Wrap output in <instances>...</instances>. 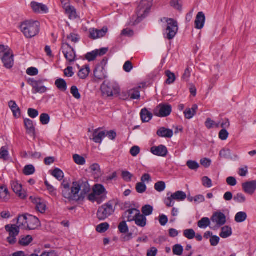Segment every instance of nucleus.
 Returning a JSON list of instances; mask_svg holds the SVG:
<instances>
[{
  "label": "nucleus",
  "mask_w": 256,
  "mask_h": 256,
  "mask_svg": "<svg viewBox=\"0 0 256 256\" xmlns=\"http://www.w3.org/2000/svg\"><path fill=\"white\" fill-rule=\"evenodd\" d=\"M70 93L76 99L79 100L81 98V95L76 86H73L71 87Z\"/></svg>",
  "instance_id": "nucleus-51"
},
{
  "label": "nucleus",
  "mask_w": 256,
  "mask_h": 256,
  "mask_svg": "<svg viewBox=\"0 0 256 256\" xmlns=\"http://www.w3.org/2000/svg\"><path fill=\"white\" fill-rule=\"evenodd\" d=\"M136 189L138 193L142 194L146 192V186L143 182H138L136 184Z\"/></svg>",
  "instance_id": "nucleus-55"
},
{
  "label": "nucleus",
  "mask_w": 256,
  "mask_h": 256,
  "mask_svg": "<svg viewBox=\"0 0 256 256\" xmlns=\"http://www.w3.org/2000/svg\"><path fill=\"white\" fill-rule=\"evenodd\" d=\"M210 219L213 222L216 224L218 228L224 226L226 222V216L220 211L214 212Z\"/></svg>",
  "instance_id": "nucleus-11"
},
{
  "label": "nucleus",
  "mask_w": 256,
  "mask_h": 256,
  "mask_svg": "<svg viewBox=\"0 0 256 256\" xmlns=\"http://www.w3.org/2000/svg\"><path fill=\"white\" fill-rule=\"evenodd\" d=\"M153 0H142L138 7V14H140L135 22L138 23L140 20L144 18L148 14L152 4Z\"/></svg>",
  "instance_id": "nucleus-6"
},
{
  "label": "nucleus",
  "mask_w": 256,
  "mask_h": 256,
  "mask_svg": "<svg viewBox=\"0 0 256 256\" xmlns=\"http://www.w3.org/2000/svg\"><path fill=\"white\" fill-rule=\"evenodd\" d=\"M61 49L64 58L70 64L74 62L76 60V52L68 44H62Z\"/></svg>",
  "instance_id": "nucleus-9"
},
{
  "label": "nucleus",
  "mask_w": 256,
  "mask_h": 256,
  "mask_svg": "<svg viewBox=\"0 0 256 256\" xmlns=\"http://www.w3.org/2000/svg\"><path fill=\"white\" fill-rule=\"evenodd\" d=\"M134 212H136V213H138V212H140V210L136 208H130V209L128 210H126L124 213L123 216H124L125 218H127L128 222H133V220H130L128 219V218L130 216L131 218L134 217Z\"/></svg>",
  "instance_id": "nucleus-39"
},
{
  "label": "nucleus",
  "mask_w": 256,
  "mask_h": 256,
  "mask_svg": "<svg viewBox=\"0 0 256 256\" xmlns=\"http://www.w3.org/2000/svg\"><path fill=\"white\" fill-rule=\"evenodd\" d=\"M108 30V29L106 26H104L101 30L90 28V30L89 38L93 40L102 38L106 34Z\"/></svg>",
  "instance_id": "nucleus-13"
},
{
  "label": "nucleus",
  "mask_w": 256,
  "mask_h": 256,
  "mask_svg": "<svg viewBox=\"0 0 256 256\" xmlns=\"http://www.w3.org/2000/svg\"><path fill=\"white\" fill-rule=\"evenodd\" d=\"M247 218L246 212H238L235 216L234 220L236 222L240 223L245 221Z\"/></svg>",
  "instance_id": "nucleus-38"
},
{
  "label": "nucleus",
  "mask_w": 256,
  "mask_h": 256,
  "mask_svg": "<svg viewBox=\"0 0 256 256\" xmlns=\"http://www.w3.org/2000/svg\"><path fill=\"white\" fill-rule=\"evenodd\" d=\"M55 85L56 88L62 92H66L67 90V84L64 79H57L55 81Z\"/></svg>",
  "instance_id": "nucleus-30"
},
{
  "label": "nucleus",
  "mask_w": 256,
  "mask_h": 256,
  "mask_svg": "<svg viewBox=\"0 0 256 256\" xmlns=\"http://www.w3.org/2000/svg\"><path fill=\"white\" fill-rule=\"evenodd\" d=\"M46 79H38L36 80L34 78H30L28 80V84L32 88V92L34 94L40 93L43 94L46 92L47 88L42 85L44 82H46Z\"/></svg>",
  "instance_id": "nucleus-7"
},
{
  "label": "nucleus",
  "mask_w": 256,
  "mask_h": 256,
  "mask_svg": "<svg viewBox=\"0 0 256 256\" xmlns=\"http://www.w3.org/2000/svg\"><path fill=\"white\" fill-rule=\"evenodd\" d=\"M153 210V207L150 204L144 205L142 208V214L144 215L146 217L152 214Z\"/></svg>",
  "instance_id": "nucleus-40"
},
{
  "label": "nucleus",
  "mask_w": 256,
  "mask_h": 256,
  "mask_svg": "<svg viewBox=\"0 0 256 256\" xmlns=\"http://www.w3.org/2000/svg\"><path fill=\"white\" fill-rule=\"evenodd\" d=\"M51 174L58 180H61L64 176L63 172L58 168H56Z\"/></svg>",
  "instance_id": "nucleus-42"
},
{
  "label": "nucleus",
  "mask_w": 256,
  "mask_h": 256,
  "mask_svg": "<svg viewBox=\"0 0 256 256\" xmlns=\"http://www.w3.org/2000/svg\"><path fill=\"white\" fill-rule=\"evenodd\" d=\"M172 198L178 201H182L186 198V194L184 192L177 191L172 194Z\"/></svg>",
  "instance_id": "nucleus-34"
},
{
  "label": "nucleus",
  "mask_w": 256,
  "mask_h": 256,
  "mask_svg": "<svg viewBox=\"0 0 256 256\" xmlns=\"http://www.w3.org/2000/svg\"><path fill=\"white\" fill-rule=\"evenodd\" d=\"M166 75L168 77L166 83L168 84H172L176 80V76L174 73L171 72L170 70H167L165 72Z\"/></svg>",
  "instance_id": "nucleus-43"
},
{
  "label": "nucleus",
  "mask_w": 256,
  "mask_h": 256,
  "mask_svg": "<svg viewBox=\"0 0 256 256\" xmlns=\"http://www.w3.org/2000/svg\"><path fill=\"white\" fill-rule=\"evenodd\" d=\"M20 27L24 36L30 38L39 33L40 24L36 20H26L21 22Z\"/></svg>",
  "instance_id": "nucleus-2"
},
{
  "label": "nucleus",
  "mask_w": 256,
  "mask_h": 256,
  "mask_svg": "<svg viewBox=\"0 0 256 256\" xmlns=\"http://www.w3.org/2000/svg\"><path fill=\"white\" fill-rule=\"evenodd\" d=\"M220 156L221 158H231V152L230 150L229 149H222L220 152Z\"/></svg>",
  "instance_id": "nucleus-57"
},
{
  "label": "nucleus",
  "mask_w": 256,
  "mask_h": 256,
  "mask_svg": "<svg viewBox=\"0 0 256 256\" xmlns=\"http://www.w3.org/2000/svg\"><path fill=\"white\" fill-rule=\"evenodd\" d=\"M90 72V68L89 66L86 65L84 68H82L79 70L78 74L80 78L84 80L88 77Z\"/></svg>",
  "instance_id": "nucleus-31"
},
{
  "label": "nucleus",
  "mask_w": 256,
  "mask_h": 256,
  "mask_svg": "<svg viewBox=\"0 0 256 256\" xmlns=\"http://www.w3.org/2000/svg\"><path fill=\"white\" fill-rule=\"evenodd\" d=\"M8 152L7 149L2 146L0 149V158L4 160H6L8 159Z\"/></svg>",
  "instance_id": "nucleus-62"
},
{
  "label": "nucleus",
  "mask_w": 256,
  "mask_h": 256,
  "mask_svg": "<svg viewBox=\"0 0 256 256\" xmlns=\"http://www.w3.org/2000/svg\"><path fill=\"white\" fill-rule=\"evenodd\" d=\"M205 20L206 16L204 13L202 12H198L194 22L195 28L198 30L202 29L204 26Z\"/></svg>",
  "instance_id": "nucleus-20"
},
{
  "label": "nucleus",
  "mask_w": 256,
  "mask_h": 256,
  "mask_svg": "<svg viewBox=\"0 0 256 256\" xmlns=\"http://www.w3.org/2000/svg\"><path fill=\"white\" fill-rule=\"evenodd\" d=\"M90 170L94 174L99 176L100 174V168L98 164H94L91 165L90 167Z\"/></svg>",
  "instance_id": "nucleus-52"
},
{
  "label": "nucleus",
  "mask_w": 256,
  "mask_h": 256,
  "mask_svg": "<svg viewBox=\"0 0 256 256\" xmlns=\"http://www.w3.org/2000/svg\"><path fill=\"white\" fill-rule=\"evenodd\" d=\"M44 184L46 186L47 190L50 192V194L52 196H56V190L54 188L50 185L47 180L44 182Z\"/></svg>",
  "instance_id": "nucleus-63"
},
{
  "label": "nucleus",
  "mask_w": 256,
  "mask_h": 256,
  "mask_svg": "<svg viewBox=\"0 0 256 256\" xmlns=\"http://www.w3.org/2000/svg\"><path fill=\"white\" fill-rule=\"evenodd\" d=\"M6 230L9 232L10 236H16L20 232V228L16 225H6Z\"/></svg>",
  "instance_id": "nucleus-28"
},
{
  "label": "nucleus",
  "mask_w": 256,
  "mask_h": 256,
  "mask_svg": "<svg viewBox=\"0 0 256 256\" xmlns=\"http://www.w3.org/2000/svg\"><path fill=\"white\" fill-rule=\"evenodd\" d=\"M198 106L196 104H193L192 108H186L184 112L186 118L190 120L196 114Z\"/></svg>",
  "instance_id": "nucleus-24"
},
{
  "label": "nucleus",
  "mask_w": 256,
  "mask_h": 256,
  "mask_svg": "<svg viewBox=\"0 0 256 256\" xmlns=\"http://www.w3.org/2000/svg\"><path fill=\"white\" fill-rule=\"evenodd\" d=\"M73 158L74 162L79 165H84L86 163L84 158L78 154H75L73 156Z\"/></svg>",
  "instance_id": "nucleus-50"
},
{
  "label": "nucleus",
  "mask_w": 256,
  "mask_h": 256,
  "mask_svg": "<svg viewBox=\"0 0 256 256\" xmlns=\"http://www.w3.org/2000/svg\"><path fill=\"white\" fill-rule=\"evenodd\" d=\"M94 192L98 196H100L102 194H104V196H102L104 199L106 198V194L107 192L106 191L104 187L100 184H96L94 188Z\"/></svg>",
  "instance_id": "nucleus-29"
},
{
  "label": "nucleus",
  "mask_w": 256,
  "mask_h": 256,
  "mask_svg": "<svg viewBox=\"0 0 256 256\" xmlns=\"http://www.w3.org/2000/svg\"><path fill=\"white\" fill-rule=\"evenodd\" d=\"M30 5L33 11L36 13H40L42 12L46 14L48 12L47 6L42 4L32 2Z\"/></svg>",
  "instance_id": "nucleus-19"
},
{
  "label": "nucleus",
  "mask_w": 256,
  "mask_h": 256,
  "mask_svg": "<svg viewBox=\"0 0 256 256\" xmlns=\"http://www.w3.org/2000/svg\"><path fill=\"white\" fill-rule=\"evenodd\" d=\"M186 166L190 169L194 170H196L200 167V165L198 162L192 160H188L186 162Z\"/></svg>",
  "instance_id": "nucleus-48"
},
{
  "label": "nucleus",
  "mask_w": 256,
  "mask_h": 256,
  "mask_svg": "<svg viewBox=\"0 0 256 256\" xmlns=\"http://www.w3.org/2000/svg\"><path fill=\"white\" fill-rule=\"evenodd\" d=\"M33 240L32 236L30 235L21 236L18 241V244L22 246H28Z\"/></svg>",
  "instance_id": "nucleus-32"
},
{
  "label": "nucleus",
  "mask_w": 256,
  "mask_h": 256,
  "mask_svg": "<svg viewBox=\"0 0 256 256\" xmlns=\"http://www.w3.org/2000/svg\"><path fill=\"white\" fill-rule=\"evenodd\" d=\"M232 234V228L229 226H224L222 228V232L220 236L223 238H226Z\"/></svg>",
  "instance_id": "nucleus-35"
},
{
  "label": "nucleus",
  "mask_w": 256,
  "mask_h": 256,
  "mask_svg": "<svg viewBox=\"0 0 256 256\" xmlns=\"http://www.w3.org/2000/svg\"><path fill=\"white\" fill-rule=\"evenodd\" d=\"M132 68L133 64L130 60L126 61L123 66L124 70L126 72H130Z\"/></svg>",
  "instance_id": "nucleus-64"
},
{
  "label": "nucleus",
  "mask_w": 256,
  "mask_h": 256,
  "mask_svg": "<svg viewBox=\"0 0 256 256\" xmlns=\"http://www.w3.org/2000/svg\"><path fill=\"white\" fill-rule=\"evenodd\" d=\"M234 200L238 203H243L246 202V198L242 194L238 193L234 197Z\"/></svg>",
  "instance_id": "nucleus-59"
},
{
  "label": "nucleus",
  "mask_w": 256,
  "mask_h": 256,
  "mask_svg": "<svg viewBox=\"0 0 256 256\" xmlns=\"http://www.w3.org/2000/svg\"><path fill=\"white\" fill-rule=\"evenodd\" d=\"M40 122L46 125L48 124L50 120V117L49 115L46 113H43L40 116Z\"/></svg>",
  "instance_id": "nucleus-58"
},
{
  "label": "nucleus",
  "mask_w": 256,
  "mask_h": 256,
  "mask_svg": "<svg viewBox=\"0 0 256 256\" xmlns=\"http://www.w3.org/2000/svg\"><path fill=\"white\" fill-rule=\"evenodd\" d=\"M14 56L12 52L10 49H8L4 54V55L0 58L4 67L7 68H10L13 66L14 64Z\"/></svg>",
  "instance_id": "nucleus-10"
},
{
  "label": "nucleus",
  "mask_w": 256,
  "mask_h": 256,
  "mask_svg": "<svg viewBox=\"0 0 256 256\" xmlns=\"http://www.w3.org/2000/svg\"><path fill=\"white\" fill-rule=\"evenodd\" d=\"M8 106L12 112L14 118H18L20 116V110L15 102L11 100L8 102Z\"/></svg>",
  "instance_id": "nucleus-27"
},
{
  "label": "nucleus",
  "mask_w": 256,
  "mask_h": 256,
  "mask_svg": "<svg viewBox=\"0 0 256 256\" xmlns=\"http://www.w3.org/2000/svg\"><path fill=\"white\" fill-rule=\"evenodd\" d=\"M172 111L171 105L168 104H160L154 110V116L164 118L170 115Z\"/></svg>",
  "instance_id": "nucleus-8"
},
{
  "label": "nucleus",
  "mask_w": 256,
  "mask_h": 256,
  "mask_svg": "<svg viewBox=\"0 0 256 256\" xmlns=\"http://www.w3.org/2000/svg\"><path fill=\"white\" fill-rule=\"evenodd\" d=\"M156 134L160 137L171 138L172 136L174 133L172 130L164 127H162L158 130Z\"/></svg>",
  "instance_id": "nucleus-21"
},
{
  "label": "nucleus",
  "mask_w": 256,
  "mask_h": 256,
  "mask_svg": "<svg viewBox=\"0 0 256 256\" xmlns=\"http://www.w3.org/2000/svg\"><path fill=\"white\" fill-rule=\"evenodd\" d=\"M122 176L124 180L126 182H130L132 180L133 175L128 171H122Z\"/></svg>",
  "instance_id": "nucleus-60"
},
{
  "label": "nucleus",
  "mask_w": 256,
  "mask_h": 256,
  "mask_svg": "<svg viewBox=\"0 0 256 256\" xmlns=\"http://www.w3.org/2000/svg\"><path fill=\"white\" fill-rule=\"evenodd\" d=\"M104 70L100 68V66H96L95 68L94 73L96 82H99L106 78Z\"/></svg>",
  "instance_id": "nucleus-25"
},
{
  "label": "nucleus",
  "mask_w": 256,
  "mask_h": 256,
  "mask_svg": "<svg viewBox=\"0 0 256 256\" xmlns=\"http://www.w3.org/2000/svg\"><path fill=\"white\" fill-rule=\"evenodd\" d=\"M114 96L118 97L120 100H126L130 98V92L129 91H124L120 92V91L119 93L115 95Z\"/></svg>",
  "instance_id": "nucleus-53"
},
{
  "label": "nucleus",
  "mask_w": 256,
  "mask_h": 256,
  "mask_svg": "<svg viewBox=\"0 0 256 256\" xmlns=\"http://www.w3.org/2000/svg\"><path fill=\"white\" fill-rule=\"evenodd\" d=\"M34 172L35 168L32 164L26 165L24 166L23 170L24 174L26 176L31 175L34 174Z\"/></svg>",
  "instance_id": "nucleus-46"
},
{
  "label": "nucleus",
  "mask_w": 256,
  "mask_h": 256,
  "mask_svg": "<svg viewBox=\"0 0 256 256\" xmlns=\"http://www.w3.org/2000/svg\"><path fill=\"white\" fill-rule=\"evenodd\" d=\"M130 220H133L135 222L136 224L140 227L144 228L146 224L147 220L146 217L140 214V211L138 213H136L134 214V217L128 218Z\"/></svg>",
  "instance_id": "nucleus-14"
},
{
  "label": "nucleus",
  "mask_w": 256,
  "mask_h": 256,
  "mask_svg": "<svg viewBox=\"0 0 256 256\" xmlns=\"http://www.w3.org/2000/svg\"><path fill=\"white\" fill-rule=\"evenodd\" d=\"M184 236L188 240H192L196 236V232L193 229H186L184 230Z\"/></svg>",
  "instance_id": "nucleus-44"
},
{
  "label": "nucleus",
  "mask_w": 256,
  "mask_h": 256,
  "mask_svg": "<svg viewBox=\"0 0 256 256\" xmlns=\"http://www.w3.org/2000/svg\"><path fill=\"white\" fill-rule=\"evenodd\" d=\"M110 225L107 222H104L98 224L96 228V230L100 233H104L106 232L109 228Z\"/></svg>",
  "instance_id": "nucleus-45"
},
{
  "label": "nucleus",
  "mask_w": 256,
  "mask_h": 256,
  "mask_svg": "<svg viewBox=\"0 0 256 256\" xmlns=\"http://www.w3.org/2000/svg\"><path fill=\"white\" fill-rule=\"evenodd\" d=\"M106 136V132H94L93 134V140L96 143L100 144L102 142V138Z\"/></svg>",
  "instance_id": "nucleus-33"
},
{
  "label": "nucleus",
  "mask_w": 256,
  "mask_h": 256,
  "mask_svg": "<svg viewBox=\"0 0 256 256\" xmlns=\"http://www.w3.org/2000/svg\"><path fill=\"white\" fill-rule=\"evenodd\" d=\"M166 22V26L164 32V36L165 38L172 40L175 37L178 32V24L173 18H168Z\"/></svg>",
  "instance_id": "nucleus-4"
},
{
  "label": "nucleus",
  "mask_w": 256,
  "mask_h": 256,
  "mask_svg": "<svg viewBox=\"0 0 256 256\" xmlns=\"http://www.w3.org/2000/svg\"><path fill=\"white\" fill-rule=\"evenodd\" d=\"M100 90L103 95L110 97L118 94L120 88L117 84L105 80L100 86Z\"/></svg>",
  "instance_id": "nucleus-5"
},
{
  "label": "nucleus",
  "mask_w": 256,
  "mask_h": 256,
  "mask_svg": "<svg viewBox=\"0 0 256 256\" xmlns=\"http://www.w3.org/2000/svg\"><path fill=\"white\" fill-rule=\"evenodd\" d=\"M70 190V188L62 190V196L69 200L78 202L83 200L90 188L88 180L84 178L74 182Z\"/></svg>",
  "instance_id": "nucleus-1"
},
{
  "label": "nucleus",
  "mask_w": 256,
  "mask_h": 256,
  "mask_svg": "<svg viewBox=\"0 0 256 256\" xmlns=\"http://www.w3.org/2000/svg\"><path fill=\"white\" fill-rule=\"evenodd\" d=\"M66 12L68 15L70 19H76V10L74 7L72 6H68L66 8Z\"/></svg>",
  "instance_id": "nucleus-37"
},
{
  "label": "nucleus",
  "mask_w": 256,
  "mask_h": 256,
  "mask_svg": "<svg viewBox=\"0 0 256 256\" xmlns=\"http://www.w3.org/2000/svg\"><path fill=\"white\" fill-rule=\"evenodd\" d=\"M8 190L7 188L5 186H1L0 187V198L2 199H5L6 196L8 194Z\"/></svg>",
  "instance_id": "nucleus-61"
},
{
  "label": "nucleus",
  "mask_w": 256,
  "mask_h": 256,
  "mask_svg": "<svg viewBox=\"0 0 256 256\" xmlns=\"http://www.w3.org/2000/svg\"><path fill=\"white\" fill-rule=\"evenodd\" d=\"M118 228L122 234H126L128 232V228L126 221L120 222L118 226Z\"/></svg>",
  "instance_id": "nucleus-47"
},
{
  "label": "nucleus",
  "mask_w": 256,
  "mask_h": 256,
  "mask_svg": "<svg viewBox=\"0 0 256 256\" xmlns=\"http://www.w3.org/2000/svg\"><path fill=\"white\" fill-rule=\"evenodd\" d=\"M27 220L26 230H34L40 226V220L35 216L28 214Z\"/></svg>",
  "instance_id": "nucleus-12"
},
{
  "label": "nucleus",
  "mask_w": 256,
  "mask_h": 256,
  "mask_svg": "<svg viewBox=\"0 0 256 256\" xmlns=\"http://www.w3.org/2000/svg\"><path fill=\"white\" fill-rule=\"evenodd\" d=\"M97 51H96V50L92 51V52H88L85 58L88 61L92 62L94 60L97 56Z\"/></svg>",
  "instance_id": "nucleus-56"
},
{
  "label": "nucleus",
  "mask_w": 256,
  "mask_h": 256,
  "mask_svg": "<svg viewBox=\"0 0 256 256\" xmlns=\"http://www.w3.org/2000/svg\"><path fill=\"white\" fill-rule=\"evenodd\" d=\"M28 214L20 215L18 218L17 224L18 226L24 230H26V225L28 224L27 218H28Z\"/></svg>",
  "instance_id": "nucleus-26"
},
{
  "label": "nucleus",
  "mask_w": 256,
  "mask_h": 256,
  "mask_svg": "<svg viewBox=\"0 0 256 256\" xmlns=\"http://www.w3.org/2000/svg\"><path fill=\"white\" fill-rule=\"evenodd\" d=\"M11 186L13 191L18 197L22 199L26 198V192L22 190V185L21 184H19L17 181H12Z\"/></svg>",
  "instance_id": "nucleus-17"
},
{
  "label": "nucleus",
  "mask_w": 256,
  "mask_h": 256,
  "mask_svg": "<svg viewBox=\"0 0 256 256\" xmlns=\"http://www.w3.org/2000/svg\"><path fill=\"white\" fill-rule=\"evenodd\" d=\"M183 250V247L179 244H175L172 248L174 254L177 256H181L182 254Z\"/></svg>",
  "instance_id": "nucleus-49"
},
{
  "label": "nucleus",
  "mask_w": 256,
  "mask_h": 256,
  "mask_svg": "<svg viewBox=\"0 0 256 256\" xmlns=\"http://www.w3.org/2000/svg\"><path fill=\"white\" fill-rule=\"evenodd\" d=\"M24 124L26 130V132L29 134L34 136L35 128L32 120L28 118H26L24 120Z\"/></svg>",
  "instance_id": "nucleus-23"
},
{
  "label": "nucleus",
  "mask_w": 256,
  "mask_h": 256,
  "mask_svg": "<svg viewBox=\"0 0 256 256\" xmlns=\"http://www.w3.org/2000/svg\"><path fill=\"white\" fill-rule=\"evenodd\" d=\"M166 187V184L163 181H159L156 182L154 184L155 190L158 192L164 191L165 190Z\"/></svg>",
  "instance_id": "nucleus-54"
},
{
  "label": "nucleus",
  "mask_w": 256,
  "mask_h": 256,
  "mask_svg": "<svg viewBox=\"0 0 256 256\" xmlns=\"http://www.w3.org/2000/svg\"><path fill=\"white\" fill-rule=\"evenodd\" d=\"M118 204V200H112L98 208L96 216L100 220H104L115 212L116 206Z\"/></svg>",
  "instance_id": "nucleus-3"
},
{
  "label": "nucleus",
  "mask_w": 256,
  "mask_h": 256,
  "mask_svg": "<svg viewBox=\"0 0 256 256\" xmlns=\"http://www.w3.org/2000/svg\"><path fill=\"white\" fill-rule=\"evenodd\" d=\"M140 118L142 122H148L152 118V114L146 108H142L140 113Z\"/></svg>",
  "instance_id": "nucleus-22"
},
{
  "label": "nucleus",
  "mask_w": 256,
  "mask_h": 256,
  "mask_svg": "<svg viewBox=\"0 0 256 256\" xmlns=\"http://www.w3.org/2000/svg\"><path fill=\"white\" fill-rule=\"evenodd\" d=\"M210 222L208 218H203L198 222V226L201 228H205L210 226Z\"/></svg>",
  "instance_id": "nucleus-41"
},
{
  "label": "nucleus",
  "mask_w": 256,
  "mask_h": 256,
  "mask_svg": "<svg viewBox=\"0 0 256 256\" xmlns=\"http://www.w3.org/2000/svg\"><path fill=\"white\" fill-rule=\"evenodd\" d=\"M243 190L246 194H252L256 190V180L247 182L242 184Z\"/></svg>",
  "instance_id": "nucleus-18"
},
{
  "label": "nucleus",
  "mask_w": 256,
  "mask_h": 256,
  "mask_svg": "<svg viewBox=\"0 0 256 256\" xmlns=\"http://www.w3.org/2000/svg\"><path fill=\"white\" fill-rule=\"evenodd\" d=\"M150 152L154 155L164 157L167 155L168 151L165 146L161 144L158 146H154L152 147Z\"/></svg>",
  "instance_id": "nucleus-16"
},
{
  "label": "nucleus",
  "mask_w": 256,
  "mask_h": 256,
  "mask_svg": "<svg viewBox=\"0 0 256 256\" xmlns=\"http://www.w3.org/2000/svg\"><path fill=\"white\" fill-rule=\"evenodd\" d=\"M140 86L134 88L129 90L130 97L132 100H138L140 98Z\"/></svg>",
  "instance_id": "nucleus-36"
},
{
  "label": "nucleus",
  "mask_w": 256,
  "mask_h": 256,
  "mask_svg": "<svg viewBox=\"0 0 256 256\" xmlns=\"http://www.w3.org/2000/svg\"><path fill=\"white\" fill-rule=\"evenodd\" d=\"M32 203L36 204V209L42 214L45 212L46 204L43 200L30 196V198Z\"/></svg>",
  "instance_id": "nucleus-15"
}]
</instances>
